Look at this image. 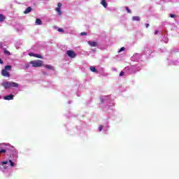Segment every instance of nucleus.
<instances>
[{
  "mask_svg": "<svg viewBox=\"0 0 179 179\" xmlns=\"http://www.w3.org/2000/svg\"><path fill=\"white\" fill-rule=\"evenodd\" d=\"M1 86L6 90L11 89V87H19V84L15 82L4 81L1 83Z\"/></svg>",
  "mask_w": 179,
  "mask_h": 179,
  "instance_id": "obj_1",
  "label": "nucleus"
},
{
  "mask_svg": "<svg viewBox=\"0 0 179 179\" xmlns=\"http://www.w3.org/2000/svg\"><path fill=\"white\" fill-rule=\"evenodd\" d=\"M4 54L6 55H10V52H9L6 48H3Z\"/></svg>",
  "mask_w": 179,
  "mask_h": 179,
  "instance_id": "obj_16",
  "label": "nucleus"
},
{
  "mask_svg": "<svg viewBox=\"0 0 179 179\" xmlns=\"http://www.w3.org/2000/svg\"><path fill=\"white\" fill-rule=\"evenodd\" d=\"M122 51H125V48H124V47L121 48L119 52H121Z\"/></svg>",
  "mask_w": 179,
  "mask_h": 179,
  "instance_id": "obj_24",
  "label": "nucleus"
},
{
  "mask_svg": "<svg viewBox=\"0 0 179 179\" xmlns=\"http://www.w3.org/2000/svg\"><path fill=\"white\" fill-rule=\"evenodd\" d=\"M56 11L57 12L58 15H62V12H61V8H56Z\"/></svg>",
  "mask_w": 179,
  "mask_h": 179,
  "instance_id": "obj_15",
  "label": "nucleus"
},
{
  "mask_svg": "<svg viewBox=\"0 0 179 179\" xmlns=\"http://www.w3.org/2000/svg\"><path fill=\"white\" fill-rule=\"evenodd\" d=\"M36 24H37V25L43 24V21H41L40 19L37 18L36 20Z\"/></svg>",
  "mask_w": 179,
  "mask_h": 179,
  "instance_id": "obj_10",
  "label": "nucleus"
},
{
  "mask_svg": "<svg viewBox=\"0 0 179 179\" xmlns=\"http://www.w3.org/2000/svg\"><path fill=\"white\" fill-rule=\"evenodd\" d=\"M99 131L101 132L103 131V125H100L99 127Z\"/></svg>",
  "mask_w": 179,
  "mask_h": 179,
  "instance_id": "obj_21",
  "label": "nucleus"
},
{
  "mask_svg": "<svg viewBox=\"0 0 179 179\" xmlns=\"http://www.w3.org/2000/svg\"><path fill=\"white\" fill-rule=\"evenodd\" d=\"M1 75L2 76H6V78H10V74H9V72L4 69L1 71Z\"/></svg>",
  "mask_w": 179,
  "mask_h": 179,
  "instance_id": "obj_4",
  "label": "nucleus"
},
{
  "mask_svg": "<svg viewBox=\"0 0 179 179\" xmlns=\"http://www.w3.org/2000/svg\"><path fill=\"white\" fill-rule=\"evenodd\" d=\"M125 9H126L127 13H131V10H129V8H128L127 6L125 7Z\"/></svg>",
  "mask_w": 179,
  "mask_h": 179,
  "instance_id": "obj_19",
  "label": "nucleus"
},
{
  "mask_svg": "<svg viewBox=\"0 0 179 179\" xmlns=\"http://www.w3.org/2000/svg\"><path fill=\"white\" fill-rule=\"evenodd\" d=\"M90 69L91 71V72H95V73H97V70L96 69V67L93 66H91L90 67Z\"/></svg>",
  "mask_w": 179,
  "mask_h": 179,
  "instance_id": "obj_11",
  "label": "nucleus"
},
{
  "mask_svg": "<svg viewBox=\"0 0 179 179\" xmlns=\"http://www.w3.org/2000/svg\"><path fill=\"white\" fill-rule=\"evenodd\" d=\"M101 3L103 6V8H107V1L106 0H102Z\"/></svg>",
  "mask_w": 179,
  "mask_h": 179,
  "instance_id": "obj_13",
  "label": "nucleus"
},
{
  "mask_svg": "<svg viewBox=\"0 0 179 179\" xmlns=\"http://www.w3.org/2000/svg\"><path fill=\"white\" fill-rule=\"evenodd\" d=\"M155 35L159 34V31H155Z\"/></svg>",
  "mask_w": 179,
  "mask_h": 179,
  "instance_id": "obj_32",
  "label": "nucleus"
},
{
  "mask_svg": "<svg viewBox=\"0 0 179 179\" xmlns=\"http://www.w3.org/2000/svg\"><path fill=\"white\" fill-rule=\"evenodd\" d=\"M34 57L35 58H41V59H43V56L41 55L35 54Z\"/></svg>",
  "mask_w": 179,
  "mask_h": 179,
  "instance_id": "obj_17",
  "label": "nucleus"
},
{
  "mask_svg": "<svg viewBox=\"0 0 179 179\" xmlns=\"http://www.w3.org/2000/svg\"><path fill=\"white\" fill-rule=\"evenodd\" d=\"M0 64H3V61H2V59H0Z\"/></svg>",
  "mask_w": 179,
  "mask_h": 179,
  "instance_id": "obj_33",
  "label": "nucleus"
},
{
  "mask_svg": "<svg viewBox=\"0 0 179 179\" xmlns=\"http://www.w3.org/2000/svg\"><path fill=\"white\" fill-rule=\"evenodd\" d=\"M170 17H176V15H174V14H171V15H170Z\"/></svg>",
  "mask_w": 179,
  "mask_h": 179,
  "instance_id": "obj_28",
  "label": "nucleus"
},
{
  "mask_svg": "<svg viewBox=\"0 0 179 179\" xmlns=\"http://www.w3.org/2000/svg\"><path fill=\"white\" fill-rule=\"evenodd\" d=\"M0 48H1V50L3 49V45H2V43H0Z\"/></svg>",
  "mask_w": 179,
  "mask_h": 179,
  "instance_id": "obj_29",
  "label": "nucleus"
},
{
  "mask_svg": "<svg viewBox=\"0 0 179 179\" xmlns=\"http://www.w3.org/2000/svg\"><path fill=\"white\" fill-rule=\"evenodd\" d=\"M9 163H10V166L11 167H14L15 166V163H13L11 159L9 160Z\"/></svg>",
  "mask_w": 179,
  "mask_h": 179,
  "instance_id": "obj_18",
  "label": "nucleus"
},
{
  "mask_svg": "<svg viewBox=\"0 0 179 179\" xmlns=\"http://www.w3.org/2000/svg\"><path fill=\"white\" fill-rule=\"evenodd\" d=\"M13 97H15V95L13 94H10V95H8V96H5L3 97V99L5 100H13Z\"/></svg>",
  "mask_w": 179,
  "mask_h": 179,
  "instance_id": "obj_5",
  "label": "nucleus"
},
{
  "mask_svg": "<svg viewBox=\"0 0 179 179\" xmlns=\"http://www.w3.org/2000/svg\"><path fill=\"white\" fill-rule=\"evenodd\" d=\"M57 31H59L60 33H64V30L63 29H62V28H59L57 29Z\"/></svg>",
  "mask_w": 179,
  "mask_h": 179,
  "instance_id": "obj_20",
  "label": "nucleus"
},
{
  "mask_svg": "<svg viewBox=\"0 0 179 179\" xmlns=\"http://www.w3.org/2000/svg\"><path fill=\"white\" fill-rule=\"evenodd\" d=\"M0 99H1V95H0Z\"/></svg>",
  "mask_w": 179,
  "mask_h": 179,
  "instance_id": "obj_36",
  "label": "nucleus"
},
{
  "mask_svg": "<svg viewBox=\"0 0 179 179\" xmlns=\"http://www.w3.org/2000/svg\"><path fill=\"white\" fill-rule=\"evenodd\" d=\"M5 20H6V17L2 14H0V22L2 23V22H5Z\"/></svg>",
  "mask_w": 179,
  "mask_h": 179,
  "instance_id": "obj_7",
  "label": "nucleus"
},
{
  "mask_svg": "<svg viewBox=\"0 0 179 179\" xmlns=\"http://www.w3.org/2000/svg\"><path fill=\"white\" fill-rule=\"evenodd\" d=\"M132 20L134 22H139L141 20V17H139V16H134L132 17Z\"/></svg>",
  "mask_w": 179,
  "mask_h": 179,
  "instance_id": "obj_9",
  "label": "nucleus"
},
{
  "mask_svg": "<svg viewBox=\"0 0 179 179\" xmlns=\"http://www.w3.org/2000/svg\"><path fill=\"white\" fill-rule=\"evenodd\" d=\"M45 67L47 68V69H49L50 71L54 70V66H52L51 65H45Z\"/></svg>",
  "mask_w": 179,
  "mask_h": 179,
  "instance_id": "obj_12",
  "label": "nucleus"
},
{
  "mask_svg": "<svg viewBox=\"0 0 179 179\" xmlns=\"http://www.w3.org/2000/svg\"><path fill=\"white\" fill-rule=\"evenodd\" d=\"M61 6H62V3H59L57 4V8H61Z\"/></svg>",
  "mask_w": 179,
  "mask_h": 179,
  "instance_id": "obj_27",
  "label": "nucleus"
},
{
  "mask_svg": "<svg viewBox=\"0 0 179 179\" xmlns=\"http://www.w3.org/2000/svg\"><path fill=\"white\" fill-rule=\"evenodd\" d=\"M2 164H8V162L7 161H4L2 162Z\"/></svg>",
  "mask_w": 179,
  "mask_h": 179,
  "instance_id": "obj_30",
  "label": "nucleus"
},
{
  "mask_svg": "<svg viewBox=\"0 0 179 179\" xmlns=\"http://www.w3.org/2000/svg\"><path fill=\"white\" fill-rule=\"evenodd\" d=\"M66 54L70 57V58H76V53L73 50H67Z\"/></svg>",
  "mask_w": 179,
  "mask_h": 179,
  "instance_id": "obj_3",
  "label": "nucleus"
},
{
  "mask_svg": "<svg viewBox=\"0 0 179 179\" xmlns=\"http://www.w3.org/2000/svg\"><path fill=\"white\" fill-rule=\"evenodd\" d=\"M31 12V7H28L26 8V10L24 11V15H27V13H29Z\"/></svg>",
  "mask_w": 179,
  "mask_h": 179,
  "instance_id": "obj_8",
  "label": "nucleus"
},
{
  "mask_svg": "<svg viewBox=\"0 0 179 179\" xmlns=\"http://www.w3.org/2000/svg\"><path fill=\"white\" fill-rule=\"evenodd\" d=\"M43 60H32L30 62V64L34 68H40L43 65Z\"/></svg>",
  "mask_w": 179,
  "mask_h": 179,
  "instance_id": "obj_2",
  "label": "nucleus"
},
{
  "mask_svg": "<svg viewBox=\"0 0 179 179\" xmlns=\"http://www.w3.org/2000/svg\"><path fill=\"white\" fill-rule=\"evenodd\" d=\"M124 75H125V73H124V71H121L120 73V76H124Z\"/></svg>",
  "mask_w": 179,
  "mask_h": 179,
  "instance_id": "obj_25",
  "label": "nucleus"
},
{
  "mask_svg": "<svg viewBox=\"0 0 179 179\" xmlns=\"http://www.w3.org/2000/svg\"><path fill=\"white\" fill-rule=\"evenodd\" d=\"M80 36H87V33L86 32H81Z\"/></svg>",
  "mask_w": 179,
  "mask_h": 179,
  "instance_id": "obj_23",
  "label": "nucleus"
},
{
  "mask_svg": "<svg viewBox=\"0 0 179 179\" xmlns=\"http://www.w3.org/2000/svg\"><path fill=\"white\" fill-rule=\"evenodd\" d=\"M100 100H101V103H104V99H103V98H101Z\"/></svg>",
  "mask_w": 179,
  "mask_h": 179,
  "instance_id": "obj_31",
  "label": "nucleus"
},
{
  "mask_svg": "<svg viewBox=\"0 0 179 179\" xmlns=\"http://www.w3.org/2000/svg\"><path fill=\"white\" fill-rule=\"evenodd\" d=\"M26 68H28V66H27Z\"/></svg>",
  "mask_w": 179,
  "mask_h": 179,
  "instance_id": "obj_35",
  "label": "nucleus"
},
{
  "mask_svg": "<svg viewBox=\"0 0 179 179\" xmlns=\"http://www.w3.org/2000/svg\"><path fill=\"white\" fill-rule=\"evenodd\" d=\"M88 44L91 46V47H97V43L94 42V41H88Z\"/></svg>",
  "mask_w": 179,
  "mask_h": 179,
  "instance_id": "obj_6",
  "label": "nucleus"
},
{
  "mask_svg": "<svg viewBox=\"0 0 179 179\" xmlns=\"http://www.w3.org/2000/svg\"><path fill=\"white\" fill-rule=\"evenodd\" d=\"M29 57H34L35 54L33 52L29 53Z\"/></svg>",
  "mask_w": 179,
  "mask_h": 179,
  "instance_id": "obj_26",
  "label": "nucleus"
},
{
  "mask_svg": "<svg viewBox=\"0 0 179 179\" xmlns=\"http://www.w3.org/2000/svg\"><path fill=\"white\" fill-rule=\"evenodd\" d=\"M145 27L148 28L149 27V24H145Z\"/></svg>",
  "mask_w": 179,
  "mask_h": 179,
  "instance_id": "obj_34",
  "label": "nucleus"
},
{
  "mask_svg": "<svg viewBox=\"0 0 179 179\" xmlns=\"http://www.w3.org/2000/svg\"><path fill=\"white\" fill-rule=\"evenodd\" d=\"M3 69H6V71H11L12 66H9V65L5 66Z\"/></svg>",
  "mask_w": 179,
  "mask_h": 179,
  "instance_id": "obj_14",
  "label": "nucleus"
},
{
  "mask_svg": "<svg viewBox=\"0 0 179 179\" xmlns=\"http://www.w3.org/2000/svg\"><path fill=\"white\" fill-rule=\"evenodd\" d=\"M1 153H6V150H4V149L1 150H0V155H1Z\"/></svg>",
  "mask_w": 179,
  "mask_h": 179,
  "instance_id": "obj_22",
  "label": "nucleus"
}]
</instances>
